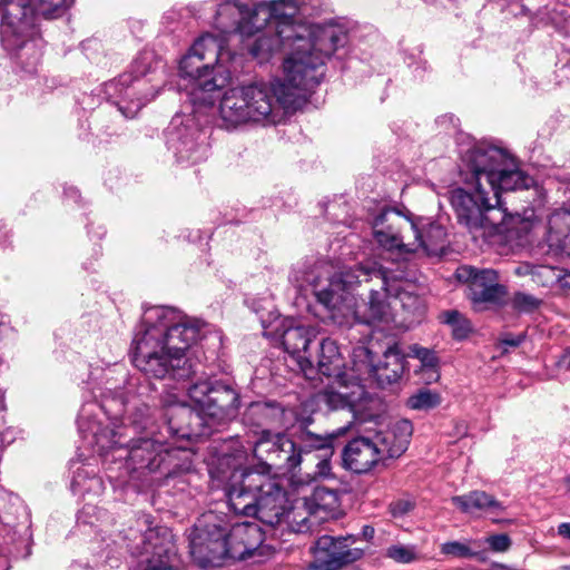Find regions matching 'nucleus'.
<instances>
[{
	"mask_svg": "<svg viewBox=\"0 0 570 570\" xmlns=\"http://www.w3.org/2000/svg\"><path fill=\"white\" fill-rule=\"evenodd\" d=\"M183 389L197 413L178 394L168 393L164 396L167 422L157 432L153 430L148 405L121 396L105 397L101 404H83L77 421L79 432L100 455L112 452L115 460H125L121 469L130 479L140 478L146 471L173 475L180 468L178 461L185 451L169 446L166 435L189 436L193 419L205 420L207 425L225 424L237 417L240 407L239 393L220 381H202Z\"/></svg>",
	"mask_w": 570,
	"mask_h": 570,
	"instance_id": "obj_1",
	"label": "nucleus"
},
{
	"mask_svg": "<svg viewBox=\"0 0 570 570\" xmlns=\"http://www.w3.org/2000/svg\"><path fill=\"white\" fill-rule=\"evenodd\" d=\"M295 14L273 17L247 45L249 53L266 61L281 50L289 52L283 61V75L269 82H253L229 88L219 102L220 126L234 130L256 124L275 126L301 109L325 75V62L346 41V33L335 26H304Z\"/></svg>",
	"mask_w": 570,
	"mask_h": 570,
	"instance_id": "obj_2",
	"label": "nucleus"
},
{
	"mask_svg": "<svg viewBox=\"0 0 570 570\" xmlns=\"http://www.w3.org/2000/svg\"><path fill=\"white\" fill-rule=\"evenodd\" d=\"M199 333V322L181 312L166 306L149 307L132 340V362L148 377L191 379L196 374L195 364L186 352Z\"/></svg>",
	"mask_w": 570,
	"mask_h": 570,
	"instance_id": "obj_3",
	"label": "nucleus"
},
{
	"mask_svg": "<svg viewBox=\"0 0 570 570\" xmlns=\"http://www.w3.org/2000/svg\"><path fill=\"white\" fill-rule=\"evenodd\" d=\"M472 193L462 188L451 191V204L456 212L458 219L463 224L472 237L494 246L503 243L521 245L532 234L543 229L541 220L534 209H525L522 214L505 216L497 210L500 222L489 214L502 205L501 194L505 190L529 189L539 190L538 180H474Z\"/></svg>",
	"mask_w": 570,
	"mask_h": 570,
	"instance_id": "obj_4",
	"label": "nucleus"
},
{
	"mask_svg": "<svg viewBox=\"0 0 570 570\" xmlns=\"http://www.w3.org/2000/svg\"><path fill=\"white\" fill-rule=\"evenodd\" d=\"M383 268L376 263L362 264L355 268L334 272L332 265L316 264L306 275L317 302L324 305L334 320H355L370 325L387 324L393 321L391 304L381 288H370L368 301L360 304L355 291L363 283L377 281L375 272Z\"/></svg>",
	"mask_w": 570,
	"mask_h": 570,
	"instance_id": "obj_5",
	"label": "nucleus"
},
{
	"mask_svg": "<svg viewBox=\"0 0 570 570\" xmlns=\"http://www.w3.org/2000/svg\"><path fill=\"white\" fill-rule=\"evenodd\" d=\"M189 552L200 568L220 566L226 558L246 560L263 554L264 533L256 522L235 523L229 530L219 514L204 513L188 534Z\"/></svg>",
	"mask_w": 570,
	"mask_h": 570,
	"instance_id": "obj_6",
	"label": "nucleus"
},
{
	"mask_svg": "<svg viewBox=\"0 0 570 570\" xmlns=\"http://www.w3.org/2000/svg\"><path fill=\"white\" fill-rule=\"evenodd\" d=\"M226 497L235 514L254 517L269 527L283 524L289 505L279 479L263 471H234Z\"/></svg>",
	"mask_w": 570,
	"mask_h": 570,
	"instance_id": "obj_7",
	"label": "nucleus"
},
{
	"mask_svg": "<svg viewBox=\"0 0 570 570\" xmlns=\"http://www.w3.org/2000/svg\"><path fill=\"white\" fill-rule=\"evenodd\" d=\"M73 0H0V40L8 51H17L37 31L38 17L58 18Z\"/></svg>",
	"mask_w": 570,
	"mask_h": 570,
	"instance_id": "obj_8",
	"label": "nucleus"
},
{
	"mask_svg": "<svg viewBox=\"0 0 570 570\" xmlns=\"http://www.w3.org/2000/svg\"><path fill=\"white\" fill-rule=\"evenodd\" d=\"M297 11V0H274L252 7L237 0H227L217 8L215 26L225 37L233 32L252 37L273 14L291 16Z\"/></svg>",
	"mask_w": 570,
	"mask_h": 570,
	"instance_id": "obj_9",
	"label": "nucleus"
},
{
	"mask_svg": "<svg viewBox=\"0 0 570 570\" xmlns=\"http://www.w3.org/2000/svg\"><path fill=\"white\" fill-rule=\"evenodd\" d=\"M459 171L466 178H527L515 156L485 142L475 144L462 153Z\"/></svg>",
	"mask_w": 570,
	"mask_h": 570,
	"instance_id": "obj_10",
	"label": "nucleus"
},
{
	"mask_svg": "<svg viewBox=\"0 0 570 570\" xmlns=\"http://www.w3.org/2000/svg\"><path fill=\"white\" fill-rule=\"evenodd\" d=\"M179 70L183 78L189 79L190 101L197 108L214 106L218 91L230 79V70L215 71L193 49L180 60Z\"/></svg>",
	"mask_w": 570,
	"mask_h": 570,
	"instance_id": "obj_11",
	"label": "nucleus"
},
{
	"mask_svg": "<svg viewBox=\"0 0 570 570\" xmlns=\"http://www.w3.org/2000/svg\"><path fill=\"white\" fill-rule=\"evenodd\" d=\"M253 453L259 463L255 468L243 471L271 473L272 468L294 470L302 463L299 434L297 440H293L283 433L273 434L269 430L264 429L261 438L255 442Z\"/></svg>",
	"mask_w": 570,
	"mask_h": 570,
	"instance_id": "obj_12",
	"label": "nucleus"
},
{
	"mask_svg": "<svg viewBox=\"0 0 570 570\" xmlns=\"http://www.w3.org/2000/svg\"><path fill=\"white\" fill-rule=\"evenodd\" d=\"M168 148L178 163H198L207 157L208 135L193 116H175L167 132Z\"/></svg>",
	"mask_w": 570,
	"mask_h": 570,
	"instance_id": "obj_13",
	"label": "nucleus"
},
{
	"mask_svg": "<svg viewBox=\"0 0 570 570\" xmlns=\"http://www.w3.org/2000/svg\"><path fill=\"white\" fill-rule=\"evenodd\" d=\"M267 333L282 338L285 351L297 357L301 370L308 377V372L313 371V358L308 347L317 335L315 327L296 323L292 318L278 317Z\"/></svg>",
	"mask_w": 570,
	"mask_h": 570,
	"instance_id": "obj_14",
	"label": "nucleus"
},
{
	"mask_svg": "<svg viewBox=\"0 0 570 570\" xmlns=\"http://www.w3.org/2000/svg\"><path fill=\"white\" fill-rule=\"evenodd\" d=\"M373 235L386 249L406 253L411 235H417V224L394 208H383L373 220Z\"/></svg>",
	"mask_w": 570,
	"mask_h": 570,
	"instance_id": "obj_15",
	"label": "nucleus"
},
{
	"mask_svg": "<svg viewBox=\"0 0 570 570\" xmlns=\"http://www.w3.org/2000/svg\"><path fill=\"white\" fill-rule=\"evenodd\" d=\"M375 275L381 288L389 296H393L404 309L414 312L421 306L416 286L412 281L413 274L405 262L397 263L395 268L383 266Z\"/></svg>",
	"mask_w": 570,
	"mask_h": 570,
	"instance_id": "obj_16",
	"label": "nucleus"
},
{
	"mask_svg": "<svg viewBox=\"0 0 570 570\" xmlns=\"http://www.w3.org/2000/svg\"><path fill=\"white\" fill-rule=\"evenodd\" d=\"M455 275L460 282L469 284L473 302L497 303L507 295V288L499 283L498 273L494 269H479L464 265L456 269Z\"/></svg>",
	"mask_w": 570,
	"mask_h": 570,
	"instance_id": "obj_17",
	"label": "nucleus"
},
{
	"mask_svg": "<svg viewBox=\"0 0 570 570\" xmlns=\"http://www.w3.org/2000/svg\"><path fill=\"white\" fill-rule=\"evenodd\" d=\"M141 551L138 554L145 563L144 570H173L175 557L171 534L166 528H149L141 539Z\"/></svg>",
	"mask_w": 570,
	"mask_h": 570,
	"instance_id": "obj_18",
	"label": "nucleus"
},
{
	"mask_svg": "<svg viewBox=\"0 0 570 570\" xmlns=\"http://www.w3.org/2000/svg\"><path fill=\"white\" fill-rule=\"evenodd\" d=\"M382 443H384L383 439H377L375 433L351 440L343 451L345 468L355 473L368 472L380 461L389 459L382 449Z\"/></svg>",
	"mask_w": 570,
	"mask_h": 570,
	"instance_id": "obj_19",
	"label": "nucleus"
},
{
	"mask_svg": "<svg viewBox=\"0 0 570 570\" xmlns=\"http://www.w3.org/2000/svg\"><path fill=\"white\" fill-rule=\"evenodd\" d=\"M354 541L352 535L340 538L323 535L315 542V558L325 570H340L345 564L362 558L363 550L351 547Z\"/></svg>",
	"mask_w": 570,
	"mask_h": 570,
	"instance_id": "obj_20",
	"label": "nucleus"
},
{
	"mask_svg": "<svg viewBox=\"0 0 570 570\" xmlns=\"http://www.w3.org/2000/svg\"><path fill=\"white\" fill-rule=\"evenodd\" d=\"M333 435H317L302 430L299 433V452L311 462L316 461L314 475L325 478L331 472L330 458L333 455Z\"/></svg>",
	"mask_w": 570,
	"mask_h": 570,
	"instance_id": "obj_21",
	"label": "nucleus"
},
{
	"mask_svg": "<svg viewBox=\"0 0 570 570\" xmlns=\"http://www.w3.org/2000/svg\"><path fill=\"white\" fill-rule=\"evenodd\" d=\"M195 55H198L204 62L209 63L215 71L229 70L226 66L236 58L226 47V37H215L210 33L199 37L191 48Z\"/></svg>",
	"mask_w": 570,
	"mask_h": 570,
	"instance_id": "obj_22",
	"label": "nucleus"
},
{
	"mask_svg": "<svg viewBox=\"0 0 570 570\" xmlns=\"http://www.w3.org/2000/svg\"><path fill=\"white\" fill-rule=\"evenodd\" d=\"M451 502L465 514L484 513L487 515H497L504 510L500 501L480 490L452 497Z\"/></svg>",
	"mask_w": 570,
	"mask_h": 570,
	"instance_id": "obj_23",
	"label": "nucleus"
},
{
	"mask_svg": "<svg viewBox=\"0 0 570 570\" xmlns=\"http://www.w3.org/2000/svg\"><path fill=\"white\" fill-rule=\"evenodd\" d=\"M546 242L554 254L570 255V210L558 209L551 214Z\"/></svg>",
	"mask_w": 570,
	"mask_h": 570,
	"instance_id": "obj_24",
	"label": "nucleus"
},
{
	"mask_svg": "<svg viewBox=\"0 0 570 570\" xmlns=\"http://www.w3.org/2000/svg\"><path fill=\"white\" fill-rule=\"evenodd\" d=\"M406 243V253H419L431 256L443 252L445 244V230L442 226L430 224L426 229L417 227V235H411Z\"/></svg>",
	"mask_w": 570,
	"mask_h": 570,
	"instance_id": "obj_25",
	"label": "nucleus"
},
{
	"mask_svg": "<svg viewBox=\"0 0 570 570\" xmlns=\"http://www.w3.org/2000/svg\"><path fill=\"white\" fill-rule=\"evenodd\" d=\"M289 414L279 404L257 402L249 405L246 417L257 426L282 429L287 426Z\"/></svg>",
	"mask_w": 570,
	"mask_h": 570,
	"instance_id": "obj_26",
	"label": "nucleus"
},
{
	"mask_svg": "<svg viewBox=\"0 0 570 570\" xmlns=\"http://www.w3.org/2000/svg\"><path fill=\"white\" fill-rule=\"evenodd\" d=\"M412 433L413 425L409 420H400L390 430L375 432L377 439H383L382 449L389 459L399 458L405 452Z\"/></svg>",
	"mask_w": 570,
	"mask_h": 570,
	"instance_id": "obj_27",
	"label": "nucleus"
},
{
	"mask_svg": "<svg viewBox=\"0 0 570 570\" xmlns=\"http://www.w3.org/2000/svg\"><path fill=\"white\" fill-rule=\"evenodd\" d=\"M383 362L372 366V372L380 384H392L397 382L404 372V355L397 344L386 348L383 354Z\"/></svg>",
	"mask_w": 570,
	"mask_h": 570,
	"instance_id": "obj_28",
	"label": "nucleus"
},
{
	"mask_svg": "<svg viewBox=\"0 0 570 570\" xmlns=\"http://www.w3.org/2000/svg\"><path fill=\"white\" fill-rule=\"evenodd\" d=\"M317 368L322 375L327 377L347 371L344 367L343 358L335 341L331 338L322 340L317 355Z\"/></svg>",
	"mask_w": 570,
	"mask_h": 570,
	"instance_id": "obj_29",
	"label": "nucleus"
},
{
	"mask_svg": "<svg viewBox=\"0 0 570 570\" xmlns=\"http://www.w3.org/2000/svg\"><path fill=\"white\" fill-rule=\"evenodd\" d=\"M353 392L350 394H340L336 386L331 383L318 394L320 402L326 404L331 410H353L365 395L363 385H353Z\"/></svg>",
	"mask_w": 570,
	"mask_h": 570,
	"instance_id": "obj_30",
	"label": "nucleus"
},
{
	"mask_svg": "<svg viewBox=\"0 0 570 570\" xmlns=\"http://www.w3.org/2000/svg\"><path fill=\"white\" fill-rule=\"evenodd\" d=\"M514 274L518 276H530L537 285L552 288L559 281L560 268L547 264L534 265L529 262H522L515 266Z\"/></svg>",
	"mask_w": 570,
	"mask_h": 570,
	"instance_id": "obj_31",
	"label": "nucleus"
},
{
	"mask_svg": "<svg viewBox=\"0 0 570 570\" xmlns=\"http://www.w3.org/2000/svg\"><path fill=\"white\" fill-rule=\"evenodd\" d=\"M302 500L304 508L314 514L335 511L340 504L338 492L325 487H316L311 495H305Z\"/></svg>",
	"mask_w": 570,
	"mask_h": 570,
	"instance_id": "obj_32",
	"label": "nucleus"
},
{
	"mask_svg": "<svg viewBox=\"0 0 570 570\" xmlns=\"http://www.w3.org/2000/svg\"><path fill=\"white\" fill-rule=\"evenodd\" d=\"M71 489L76 494L100 495L104 492V482L92 469L81 466L73 474Z\"/></svg>",
	"mask_w": 570,
	"mask_h": 570,
	"instance_id": "obj_33",
	"label": "nucleus"
},
{
	"mask_svg": "<svg viewBox=\"0 0 570 570\" xmlns=\"http://www.w3.org/2000/svg\"><path fill=\"white\" fill-rule=\"evenodd\" d=\"M314 513H309L308 509L304 508V501H297L295 505L287 508L283 524L293 532H306L311 529V517Z\"/></svg>",
	"mask_w": 570,
	"mask_h": 570,
	"instance_id": "obj_34",
	"label": "nucleus"
},
{
	"mask_svg": "<svg viewBox=\"0 0 570 570\" xmlns=\"http://www.w3.org/2000/svg\"><path fill=\"white\" fill-rule=\"evenodd\" d=\"M440 403V394L429 389H420L417 392L412 394L406 401L407 407L416 411H429L439 406Z\"/></svg>",
	"mask_w": 570,
	"mask_h": 570,
	"instance_id": "obj_35",
	"label": "nucleus"
},
{
	"mask_svg": "<svg viewBox=\"0 0 570 570\" xmlns=\"http://www.w3.org/2000/svg\"><path fill=\"white\" fill-rule=\"evenodd\" d=\"M126 98H132L136 96V87H132L131 89H126L125 91ZM156 96L155 92H151L149 95H145L144 97H137L136 100L130 99L129 102L126 105L125 101L119 102V110L124 114L127 118H134L138 111L141 109L142 106L146 105L149 100L154 99Z\"/></svg>",
	"mask_w": 570,
	"mask_h": 570,
	"instance_id": "obj_36",
	"label": "nucleus"
},
{
	"mask_svg": "<svg viewBox=\"0 0 570 570\" xmlns=\"http://www.w3.org/2000/svg\"><path fill=\"white\" fill-rule=\"evenodd\" d=\"M443 322L452 327L456 338H464L471 331L469 321L456 311H448L442 314Z\"/></svg>",
	"mask_w": 570,
	"mask_h": 570,
	"instance_id": "obj_37",
	"label": "nucleus"
},
{
	"mask_svg": "<svg viewBox=\"0 0 570 570\" xmlns=\"http://www.w3.org/2000/svg\"><path fill=\"white\" fill-rule=\"evenodd\" d=\"M512 308L520 313H531L541 305V299L522 292L515 293L511 299Z\"/></svg>",
	"mask_w": 570,
	"mask_h": 570,
	"instance_id": "obj_38",
	"label": "nucleus"
},
{
	"mask_svg": "<svg viewBox=\"0 0 570 570\" xmlns=\"http://www.w3.org/2000/svg\"><path fill=\"white\" fill-rule=\"evenodd\" d=\"M333 384L340 394H350L353 392V385H362L360 379L354 374V371H345L338 375L332 376Z\"/></svg>",
	"mask_w": 570,
	"mask_h": 570,
	"instance_id": "obj_39",
	"label": "nucleus"
},
{
	"mask_svg": "<svg viewBox=\"0 0 570 570\" xmlns=\"http://www.w3.org/2000/svg\"><path fill=\"white\" fill-rule=\"evenodd\" d=\"M411 355L419 358L424 367L434 370L438 366V356L429 348L413 345L411 347Z\"/></svg>",
	"mask_w": 570,
	"mask_h": 570,
	"instance_id": "obj_40",
	"label": "nucleus"
},
{
	"mask_svg": "<svg viewBox=\"0 0 570 570\" xmlns=\"http://www.w3.org/2000/svg\"><path fill=\"white\" fill-rule=\"evenodd\" d=\"M387 556L402 563H409L416 559L414 549L407 546H392L387 550Z\"/></svg>",
	"mask_w": 570,
	"mask_h": 570,
	"instance_id": "obj_41",
	"label": "nucleus"
},
{
	"mask_svg": "<svg viewBox=\"0 0 570 570\" xmlns=\"http://www.w3.org/2000/svg\"><path fill=\"white\" fill-rule=\"evenodd\" d=\"M442 552L449 556L460 558L472 557L475 554V552L472 551V549L468 544L459 541H451L444 543L442 546Z\"/></svg>",
	"mask_w": 570,
	"mask_h": 570,
	"instance_id": "obj_42",
	"label": "nucleus"
},
{
	"mask_svg": "<svg viewBox=\"0 0 570 570\" xmlns=\"http://www.w3.org/2000/svg\"><path fill=\"white\" fill-rule=\"evenodd\" d=\"M490 548L497 552H503L509 549L511 540L507 534H495L487 539Z\"/></svg>",
	"mask_w": 570,
	"mask_h": 570,
	"instance_id": "obj_43",
	"label": "nucleus"
},
{
	"mask_svg": "<svg viewBox=\"0 0 570 570\" xmlns=\"http://www.w3.org/2000/svg\"><path fill=\"white\" fill-rule=\"evenodd\" d=\"M414 504L410 500H397L390 504V511L393 517L400 518L407 514Z\"/></svg>",
	"mask_w": 570,
	"mask_h": 570,
	"instance_id": "obj_44",
	"label": "nucleus"
},
{
	"mask_svg": "<svg viewBox=\"0 0 570 570\" xmlns=\"http://www.w3.org/2000/svg\"><path fill=\"white\" fill-rule=\"evenodd\" d=\"M523 338H524L523 335H518V336L507 335L501 340V343L504 346L517 347L522 343Z\"/></svg>",
	"mask_w": 570,
	"mask_h": 570,
	"instance_id": "obj_45",
	"label": "nucleus"
},
{
	"mask_svg": "<svg viewBox=\"0 0 570 570\" xmlns=\"http://www.w3.org/2000/svg\"><path fill=\"white\" fill-rule=\"evenodd\" d=\"M557 366L564 371H570V347L560 356Z\"/></svg>",
	"mask_w": 570,
	"mask_h": 570,
	"instance_id": "obj_46",
	"label": "nucleus"
},
{
	"mask_svg": "<svg viewBox=\"0 0 570 570\" xmlns=\"http://www.w3.org/2000/svg\"><path fill=\"white\" fill-rule=\"evenodd\" d=\"M557 285L560 288L570 289V272L560 268V277Z\"/></svg>",
	"mask_w": 570,
	"mask_h": 570,
	"instance_id": "obj_47",
	"label": "nucleus"
},
{
	"mask_svg": "<svg viewBox=\"0 0 570 570\" xmlns=\"http://www.w3.org/2000/svg\"><path fill=\"white\" fill-rule=\"evenodd\" d=\"M558 534L570 540V522H563L558 527Z\"/></svg>",
	"mask_w": 570,
	"mask_h": 570,
	"instance_id": "obj_48",
	"label": "nucleus"
},
{
	"mask_svg": "<svg viewBox=\"0 0 570 570\" xmlns=\"http://www.w3.org/2000/svg\"><path fill=\"white\" fill-rule=\"evenodd\" d=\"M128 79H129V77H128V76H122V77L119 79V81H118V82H111V83H109V85H108V89H111V88H114V87L116 88L118 85H121V86H122V85L127 83Z\"/></svg>",
	"mask_w": 570,
	"mask_h": 570,
	"instance_id": "obj_49",
	"label": "nucleus"
},
{
	"mask_svg": "<svg viewBox=\"0 0 570 570\" xmlns=\"http://www.w3.org/2000/svg\"><path fill=\"white\" fill-rule=\"evenodd\" d=\"M91 507H85L82 511L80 512L79 519H82L85 514L89 513V510H91Z\"/></svg>",
	"mask_w": 570,
	"mask_h": 570,
	"instance_id": "obj_50",
	"label": "nucleus"
},
{
	"mask_svg": "<svg viewBox=\"0 0 570 570\" xmlns=\"http://www.w3.org/2000/svg\"><path fill=\"white\" fill-rule=\"evenodd\" d=\"M559 570H570V567H563V568H561Z\"/></svg>",
	"mask_w": 570,
	"mask_h": 570,
	"instance_id": "obj_51",
	"label": "nucleus"
},
{
	"mask_svg": "<svg viewBox=\"0 0 570 570\" xmlns=\"http://www.w3.org/2000/svg\"><path fill=\"white\" fill-rule=\"evenodd\" d=\"M568 484H569V490H570V476L568 478Z\"/></svg>",
	"mask_w": 570,
	"mask_h": 570,
	"instance_id": "obj_52",
	"label": "nucleus"
}]
</instances>
